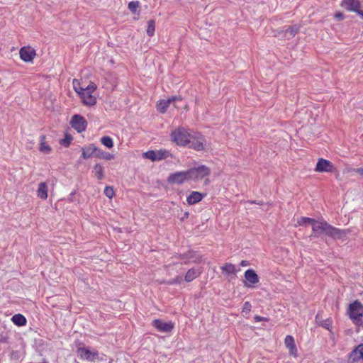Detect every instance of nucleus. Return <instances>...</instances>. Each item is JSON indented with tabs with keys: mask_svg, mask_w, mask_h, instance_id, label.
<instances>
[{
	"mask_svg": "<svg viewBox=\"0 0 363 363\" xmlns=\"http://www.w3.org/2000/svg\"><path fill=\"white\" fill-rule=\"evenodd\" d=\"M312 230L315 233L324 234L334 239H342L346 236V231L338 229L324 220H316L312 224Z\"/></svg>",
	"mask_w": 363,
	"mask_h": 363,
	"instance_id": "1",
	"label": "nucleus"
},
{
	"mask_svg": "<svg viewBox=\"0 0 363 363\" xmlns=\"http://www.w3.org/2000/svg\"><path fill=\"white\" fill-rule=\"evenodd\" d=\"M193 136L187 132V130L183 127H179L171 133V140L175 142L176 144L182 146H186L187 142Z\"/></svg>",
	"mask_w": 363,
	"mask_h": 363,
	"instance_id": "2",
	"label": "nucleus"
},
{
	"mask_svg": "<svg viewBox=\"0 0 363 363\" xmlns=\"http://www.w3.org/2000/svg\"><path fill=\"white\" fill-rule=\"evenodd\" d=\"M96 89V84L90 82L89 84L86 86V91L79 94V96H80L82 99V104L86 106H93L96 104V98L95 96L92 95V93L95 91Z\"/></svg>",
	"mask_w": 363,
	"mask_h": 363,
	"instance_id": "3",
	"label": "nucleus"
},
{
	"mask_svg": "<svg viewBox=\"0 0 363 363\" xmlns=\"http://www.w3.org/2000/svg\"><path fill=\"white\" fill-rule=\"evenodd\" d=\"M188 173L190 180L196 182L211 174V169L205 165L189 169L186 171Z\"/></svg>",
	"mask_w": 363,
	"mask_h": 363,
	"instance_id": "4",
	"label": "nucleus"
},
{
	"mask_svg": "<svg viewBox=\"0 0 363 363\" xmlns=\"http://www.w3.org/2000/svg\"><path fill=\"white\" fill-rule=\"evenodd\" d=\"M349 315L350 319L353 320L354 323H358L362 321L363 306L360 302L354 301L353 303L350 304Z\"/></svg>",
	"mask_w": 363,
	"mask_h": 363,
	"instance_id": "5",
	"label": "nucleus"
},
{
	"mask_svg": "<svg viewBox=\"0 0 363 363\" xmlns=\"http://www.w3.org/2000/svg\"><path fill=\"white\" fill-rule=\"evenodd\" d=\"M206 140L204 136L199 133H194L186 146H189V148H193L196 151H201L204 150Z\"/></svg>",
	"mask_w": 363,
	"mask_h": 363,
	"instance_id": "6",
	"label": "nucleus"
},
{
	"mask_svg": "<svg viewBox=\"0 0 363 363\" xmlns=\"http://www.w3.org/2000/svg\"><path fill=\"white\" fill-rule=\"evenodd\" d=\"M190 181L189 174L186 171L175 172L167 177V182L175 185H182Z\"/></svg>",
	"mask_w": 363,
	"mask_h": 363,
	"instance_id": "7",
	"label": "nucleus"
},
{
	"mask_svg": "<svg viewBox=\"0 0 363 363\" xmlns=\"http://www.w3.org/2000/svg\"><path fill=\"white\" fill-rule=\"evenodd\" d=\"M335 170L334 164L330 161L323 158L318 159L315 168L316 172H335Z\"/></svg>",
	"mask_w": 363,
	"mask_h": 363,
	"instance_id": "8",
	"label": "nucleus"
},
{
	"mask_svg": "<svg viewBox=\"0 0 363 363\" xmlns=\"http://www.w3.org/2000/svg\"><path fill=\"white\" fill-rule=\"evenodd\" d=\"M245 278L244 284L247 288H254L259 282V277L252 269H249L245 272Z\"/></svg>",
	"mask_w": 363,
	"mask_h": 363,
	"instance_id": "9",
	"label": "nucleus"
},
{
	"mask_svg": "<svg viewBox=\"0 0 363 363\" xmlns=\"http://www.w3.org/2000/svg\"><path fill=\"white\" fill-rule=\"evenodd\" d=\"M152 326H154L160 333H170L174 328L173 322H164L162 319H155L152 321Z\"/></svg>",
	"mask_w": 363,
	"mask_h": 363,
	"instance_id": "10",
	"label": "nucleus"
},
{
	"mask_svg": "<svg viewBox=\"0 0 363 363\" xmlns=\"http://www.w3.org/2000/svg\"><path fill=\"white\" fill-rule=\"evenodd\" d=\"M77 353L82 359H86L89 362H94L98 359V352L95 350H90L87 347H79Z\"/></svg>",
	"mask_w": 363,
	"mask_h": 363,
	"instance_id": "11",
	"label": "nucleus"
},
{
	"mask_svg": "<svg viewBox=\"0 0 363 363\" xmlns=\"http://www.w3.org/2000/svg\"><path fill=\"white\" fill-rule=\"evenodd\" d=\"M71 127L77 130L78 133H82L86 130V121L85 118L79 115L73 116L70 121Z\"/></svg>",
	"mask_w": 363,
	"mask_h": 363,
	"instance_id": "12",
	"label": "nucleus"
},
{
	"mask_svg": "<svg viewBox=\"0 0 363 363\" xmlns=\"http://www.w3.org/2000/svg\"><path fill=\"white\" fill-rule=\"evenodd\" d=\"M36 55V52L34 48L30 46H25L19 50V56L22 61L26 62H30L33 61L34 57Z\"/></svg>",
	"mask_w": 363,
	"mask_h": 363,
	"instance_id": "13",
	"label": "nucleus"
},
{
	"mask_svg": "<svg viewBox=\"0 0 363 363\" xmlns=\"http://www.w3.org/2000/svg\"><path fill=\"white\" fill-rule=\"evenodd\" d=\"M342 6L348 11L356 12L359 11L361 4L359 0H342Z\"/></svg>",
	"mask_w": 363,
	"mask_h": 363,
	"instance_id": "14",
	"label": "nucleus"
},
{
	"mask_svg": "<svg viewBox=\"0 0 363 363\" xmlns=\"http://www.w3.org/2000/svg\"><path fill=\"white\" fill-rule=\"evenodd\" d=\"M284 342H285L286 348L289 349L290 355L297 357V348L294 343V339L293 336H291L290 335H286Z\"/></svg>",
	"mask_w": 363,
	"mask_h": 363,
	"instance_id": "15",
	"label": "nucleus"
},
{
	"mask_svg": "<svg viewBox=\"0 0 363 363\" xmlns=\"http://www.w3.org/2000/svg\"><path fill=\"white\" fill-rule=\"evenodd\" d=\"M363 354V344L357 346L356 349L353 350L350 354V360L352 362H357L362 359Z\"/></svg>",
	"mask_w": 363,
	"mask_h": 363,
	"instance_id": "16",
	"label": "nucleus"
},
{
	"mask_svg": "<svg viewBox=\"0 0 363 363\" xmlns=\"http://www.w3.org/2000/svg\"><path fill=\"white\" fill-rule=\"evenodd\" d=\"M204 195L201 193L194 191L191 192L188 196H186V203H188L190 206H193L201 201Z\"/></svg>",
	"mask_w": 363,
	"mask_h": 363,
	"instance_id": "17",
	"label": "nucleus"
},
{
	"mask_svg": "<svg viewBox=\"0 0 363 363\" xmlns=\"http://www.w3.org/2000/svg\"><path fill=\"white\" fill-rule=\"evenodd\" d=\"M97 150V147L94 145H90L86 147L82 148V157L84 159H88L92 157H96Z\"/></svg>",
	"mask_w": 363,
	"mask_h": 363,
	"instance_id": "18",
	"label": "nucleus"
},
{
	"mask_svg": "<svg viewBox=\"0 0 363 363\" xmlns=\"http://www.w3.org/2000/svg\"><path fill=\"white\" fill-rule=\"evenodd\" d=\"M177 99V97L173 96L168 99H162L157 104V107H158V110L161 113H165L167 111V107L170 106L173 101Z\"/></svg>",
	"mask_w": 363,
	"mask_h": 363,
	"instance_id": "19",
	"label": "nucleus"
},
{
	"mask_svg": "<svg viewBox=\"0 0 363 363\" xmlns=\"http://www.w3.org/2000/svg\"><path fill=\"white\" fill-rule=\"evenodd\" d=\"M48 187L45 182H40L38 186L37 196L41 199L45 200L48 199Z\"/></svg>",
	"mask_w": 363,
	"mask_h": 363,
	"instance_id": "20",
	"label": "nucleus"
},
{
	"mask_svg": "<svg viewBox=\"0 0 363 363\" xmlns=\"http://www.w3.org/2000/svg\"><path fill=\"white\" fill-rule=\"evenodd\" d=\"M300 30V26L297 24H294L288 28L282 30L284 33V36L287 38H294L296 34H297L298 31Z\"/></svg>",
	"mask_w": 363,
	"mask_h": 363,
	"instance_id": "21",
	"label": "nucleus"
},
{
	"mask_svg": "<svg viewBox=\"0 0 363 363\" xmlns=\"http://www.w3.org/2000/svg\"><path fill=\"white\" fill-rule=\"evenodd\" d=\"M40 152L45 154L48 155L52 151V147L45 142V136L41 135L40 137V147H38Z\"/></svg>",
	"mask_w": 363,
	"mask_h": 363,
	"instance_id": "22",
	"label": "nucleus"
},
{
	"mask_svg": "<svg viewBox=\"0 0 363 363\" xmlns=\"http://www.w3.org/2000/svg\"><path fill=\"white\" fill-rule=\"evenodd\" d=\"M201 274V271L199 269L191 268L189 269L188 272H186L185 274V281L191 282L193 281L196 278L198 277Z\"/></svg>",
	"mask_w": 363,
	"mask_h": 363,
	"instance_id": "23",
	"label": "nucleus"
},
{
	"mask_svg": "<svg viewBox=\"0 0 363 363\" xmlns=\"http://www.w3.org/2000/svg\"><path fill=\"white\" fill-rule=\"evenodd\" d=\"M96 158L111 161L115 158V156L114 155L105 152L102 149L98 147V150L96 154Z\"/></svg>",
	"mask_w": 363,
	"mask_h": 363,
	"instance_id": "24",
	"label": "nucleus"
},
{
	"mask_svg": "<svg viewBox=\"0 0 363 363\" xmlns=\"http://www.w3.org/2000/svg\"><path fill=\"white\" fill-rule=\"evenodd\" d=\"M11 321L17 326H23L26 323V317H24L23 315L18 313L15 314L11 317Z\"/></svg>",
	"mask_w": 363,
	"mask_h": 363,
	"instance_id": "25",
	"label": "nucleus"
},
{
	"mask_svg": "<svg viewBox=\"0 0 363 363\" xmlns=\"http://www.w3.org/2000/svg\"><path fill=\"white\" fill-rule=\"evenodd\" d=\"M316 220L313 219L309 217H300L297 220V223L296 224V226H306L308 225H311L313 223V222H315Z\"/></svg>",
	"mask_w": 363,
	"mask_h": 363,
	"instance_id": "26",
	"label": "nucleus"
},
{
	"mask_svg": "<svg viewBox=\"0 0 363 363\" xmlns=\"http://www.w3.org/2000/svg\"><path fill=\"white\" fill-rule=\"evenodd\" d=\"M315 321L323 328L330 330V328H331V321L330 320V319L321 320L320 318L319 314H318L315 316Z\"/></svg>",
	"mask_w": 363,
	"mask_h": 363,
	"instance_id": "27",
	"label": "nucleus"
},
{
	"mask_svg": "<svg viewBox=\"0 0 363 363\" xmlns=\"http://www.w3.org/2000/svg\"><path fill=\"white\" fill-rule=\"evenodd\" d=\"M93 172L94 175H95L98 180H101L104 179V167H102L100 164H96L95 166H94Z\"/></svg>",
	"mask_w": 363,
	"mask_h": 363,
	"instance_id": "28",
	"label": "nucleus"
},
{
	"mask_svg": "<svg viewBox=\"0 0 363 363\" xmlns=\"http://www.w3.org/2000/svg\"><path fill=\"white\" fill-rule=\"evenodd\" d=\"M222 272L228 275H233L235 273V265L231 263H226L221 267Z\"/></svg>",
	"mask_w": 363,
	"mask_h": 363,
	"instance_id": "29",
	"label": "nucleus"
},
{
	"mask_svg": "<svg viewBox=\"0 0 363 363\" xmlns=\"http://www.w3.org/2000/svg\"><path fill=\"white\" fill-rule=\"evenodd\" d=\"M140 6V4L138 1H132L128 4V9H129L132 13H139L138 9Z\"/></svg>",
	"mask_w": 363,
	"mask_h": 363,
	"instance_id": "30",
	"label": "nucleus"
},
{
	"mask_svg": "<svg viewBox=\"0 0 363 363\" xmlns=\"http://www.w3.org/2000/svg\"><path fill=\"white\" fill-rule=\"evenodd\" d=\"M155 32V21L153 20H150L148 21L147 29H146V33L149 35V37H152Z\"/></svg>",
	"mask_w": 363,
	"mask_h": 363,
	"instance_id": "31",
	"label": "nucleus"
},
{
	"mask_svg": "<svg viewBox=\"0 0 363 363\" xmlns=\"http://www.w3.org/2000/svg\"><path fill=\"white\" fill-rule=\"evenodd\" d=\"M155 155L157 161H162L168 157L169 152L164 150H160L158 151H155Z\"/></svg>",
	"mask_w": 363,
	"mask_h": 363,
	"instance_id": "32",
	"label": "nucleus"
},
{
	"mask_svg": "<svg viewBox=\"0 0 363 363\" xmlns=\"http://www.w3.org/2000/svg\"><path fill=\"white\" fill-rule=\"evenodd\" d=\"M101 143H102L103 145L107 148H112L113 147V140L109 136H103L102 138L100 139Z\"/></svg>",
	"mask_w": 363,
	"mask_h": 363,
	"instance_id": "33",
	"label": "nucleus"
},
{
	"mask_svg": "<svg viewBox=\"0 0 363 363\" xmlns=\"http://www.w3.org/2000/svg\"><path fill=\"white\" fill-rule=\"evenodd\" d=\"M73 86H74V90L76 93L78 94H82V92L86 91V86L85 88L82 87L79 84V82L77 79H74L73 80Z\"/></svg>",
	"mask_w": 363,
	"mask_h": 363,
	"instance_id": "34",
	"label": "nucleus"
},
{
	"mask_svg": "<svg viewBox=\"0 0 363 363\" xmlns=\"http://www.w3.org/2000/svg\"><path fill=\"white\" fill-rule=\"evenodd\" d=\"M143 157L145 159H148L152 162L157 161L156 157L155 151L149 150L146 152H144Z\"/></svg>",
	"mask_w": 363,
	"mask_h": 363,
	"instance_id": "35",
	"label": "nucleus"
},
{
	"mask_svg": "<svg viewBox=\"0 0 363 363\" xmlns=\"http://www.w3.org/2000/svg\"><path fill=\"white\" fill-rule=\"evenodd\" d=\"M104 194L108 199H111L114 196V190H113V188L111 186H106L104 189Z\"/></svg>",
	"mask_w": 363,
	"mask_h": 363,
	"instance_id": "36",
	"label": "nucleus"
},
{
	"mask_svg": "<svg viewBox=\"0 0 363 363\" xmlns=\"http://www.w3.org/2000/svg\"><path fill=\"white\" fill-rule=\"evenodd\" d=\"M252 310V304L249 301H245L242 306V312L248 313Z\"/></svg>",
	"mask_w": 363,
	"mask_h": 363,
	"instance_id": "37",
	"label": "nucleus"
},
{
	"mask_svg": "<svg viewBox=\"0 0 363 363\" xmlns=\"http://www.w3.org/2000/svg\"><path fill=\"white\" fill-rule=\"evenodd\" d=\"M254 320H255L257 323H259L261 321H267L268 318L264 316L255 315L254 316Z\"/></svg>",
	"mask_w": 363,
	"mask_h": 363,
	"instance_id": "38",
	"label": "nucleus"
},
{
	"mask_svg": "<svg viewBox=\"0 0 363 363\" xmlns=\"http://www.w3.org/2000/svg\"><path fill=\"white\" fill-rule=\"evenodd\" d=\"M71 140H72L71 137L67 136L66 138H65L64 140H62V142H60V143H62V145H64L65 146H68L70 145Z\"/></svg>",
	"mask_w": 363,
	"mask_h": 363,
	"instance_id": "39",
	"label": "nucleus"
},
{
	"mask_svg": "<svg viewBox=\"0 0 363 363\" xmlns=\"http://www.w3.org/2000/svg\"><path fill=\"white\" fill-rule=\"evenodd\" d=\"M181 281H182V277H178L174 279L173 280L168 281V284H180Z\"/></svg>",
	"mask_w": 363,
	"mask_h": 363,
	"instance_id": "40",
	"label": "nucleus"
},
{
	"mask_svg": "<svg viewBox=\"0 0 363 363\" xmlns=\"http://www.w3.org/2000/svg\"><path fill=\"white\" fill-rule=\"evenodd\" d=\"M354 172L359 174L361 176L363 177V167L359 168V169H354Z\"/></svg>",
	"mask_w": 363,
	"mask_h": 363,
	"instance_id": "41",
	"label": "nucleus"
},
{
	"mask_svg": "<svg viewBox=\"0 0 363 363\" xmlns=\"http://www.w3.org/2000/svg\"><path fill=\"white\" fill-rule=\"evenodd\" d=\"M248 265H249L248 261L242 260L241 262H240V266H242V267H246V266H248Z\"/></svg>",
	"mask_w": 363,
	"mask_h": 363,
	"instance_id": "42",
	"label": "nucleus"
},
{
	"mask_svg": "<svg viewBox=\"0 0 363 363\" xmlns=\"http://www.w3.org/2000/svg\"><path fill=\"white\" fill-rule=\"evenodd\" d=\"M335 17L337 19H342V14L341 13H337L335 15Z\"/></svg>",
	"mask_w": 363,
	"mask_h": 363,
	"instance_id": "43",
	"label": "nucleus"
},
{
	"mask_svg": "<svg viewBox=\"0 0 363 363\" xmlns=\"http://www.w3.org/2000/svg\"><path fill=\"white\" fill-rule=\"evenodd\" d=\"M355 13H357L359 16H360L362 18H363V11L362 10H359L358 11H356Z\"/></svg>",
	"mask_w": 363,
	"mask_h": 363,
	"instance_id": "44",
	"label": "nucleus"
},
{
	"mask_svg": "<svg viewBox=\"0 0 363 363\" xmlns=\"http://www.w3.org/2000/svg\"><path fill=\"white\" fill-rule=\"evenodd\" d=\"M194 252H189L188 255H189V257H190V258H193V255H194Z\"/></svg>",
	"mask_w": 363,
	"mask_h": 363,
	"instance_id": "45",
	"label": "nucleus"
},
{
	"mask_svg": "<svg viewBox=\"0 0 363 363\" xmlns=\"http://www.w3.org/2000/svg\"><path fill=\"white\" fill-rule=\"evenodd\" d=\"M15 354H16V352H12L11 353V357H16V355H15Z\"/></svg>",
	"mask_w": 363,
	"mask_h": 363,
	"instance_id": "46",
	"label": "nucleus"
},
{
	"mask_svg": "<svg viewBox=\"0 0 363 363\" xmlns=\"http://www.w3.org/2000/svg\"><path fill=\"white\" fill-rule=\"evenodd\" d=\"M15 354H16V352H12L11 353V357H16V355H15Z\"/></svg>",
	"mask_w": 363,
	"mask_h": 363,
	"instance_id": "47",
	"label": "nucleus"
},
{
	"mask_svg": "<svg viewBox=\"0 0 363 363\" xmlns=\"http://www.w3.org/2000/svg\"><path fill=\"white\" fill-rule=\"evenodd\" d=\"M15 354H16V352H12L11 353V357H16V355H15Z\"/></svg>",
	"mask_w": 363,
	"mask_h": 363,
	"instance_id": "48",
	"label": "nucleus"
},
{
	"mask_svg": "<svg viewBox=\"0 0 363 363\" xmlns=\"http://www.w3.org/2000/svg\"><path fill=\"white\" fill-rule=\"evenodd\" d=\"M193 262H197V259H194L193 260H191Z\"/></svg>",
	"mask_w": 363,
	"mask_h": 363,
	"instance_id": "49",
	"label": "nucleus"
},
{
	"mask_svg": "<svg viewBox=\"0 0 363 363\" xmlns=\"http://www.w3.org/2000/svg\"><path fill=\"white\" fill-rule=\"evenodd\" d=\"M361 360L363 362V356L362 357V359Z\"/></svg>",
	"mask_w": 363,
	"mask_h": 363,
	"instance_id": "50",
	"label": "nucleus"
}]
</instances>
